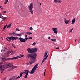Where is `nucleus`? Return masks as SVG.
Returning a JSON list of instances; mask_svg holds the SVG:
<instances>
[{"mask_svg": "<svg viewBox=\"0 0 80 80\" xmlns=\"http://www.w3.org/2000/svg\"><path fill=\"white\" fill-rule=\"evenodd\" d=\"M26 57L27 58H30V60L31 62H30V65H32L36 61L37 54L36 53L28 54L26 55Z\"/></svg>", "mask_w": 80, "mask_h": 80, "instance_id": "nucleus-1", "label": "nucleus"}, {"mask_svg": "<svg viewBox=\"0 0 80 80\" xmlns=\"http://www.w3.org/2000/svg\"><path fill=\"white\" fill-rule=\"evenodd\" d=\"M17 39H18L21 42H26V40L25 39L22 38H18V37H15L13 36H11L10 37H8V38H7V40H8V42H11V40H12V41L13 40H17Z\"/></svg>", "mask_w": 80, "mask_h": 80, "instance_id": "nucleus-2", "label": "nucleus"}, {"mask_svg": "<svg viewBox=\"0 0 80 80\" xmlns=\"http://www.w3.org/2000/svg\"><path fill=\"white\" fill-rule=\"evenodd\" d=\"M29 11L33 15V3H31L28 6Z\"/></svg>", "mask_w": 80, "mask_h": 80, "instance_id": "nucleus-3", "label": "nucleus"}, {"mask_svg": "<svg viewBox=\"0 0 80 80\" xmlns=\"http://www.w3.org/2000/svg\"><path fill=\"white\" fill-rule=\"evenodd\" d=\"M24 74H26L24 76V78H27V77H28V73H29V70H26L24 71L23 72Z\"/></svg>", "mask_w": 80, "mask_h": 80, "instance_id": "nucleus-4", "label": "nucleus"}, {"mask_svg": "<svg viewBox=\"0 0 80 80\" xmlns=\"http://www.w3.org/2000/svg\"><path fill=\"white\" fill-rule=\"evenodd\" d=\"M24 57V55H19V56L12 57V58H10V59L11 60H15V59H18V58H21V57Z\"/></svg>", "mask_w": 80, "mask_h": 80, "instance_id": "nucleus-5", "label": "nucleus"}, {"mask_svg": "<svg viewBox=\"0 0 80 80\" xmlns=\"http://www.w3.org/2000/svg\"><path fill=\"white\" fill-rule=\"evenodd\" d=\"M0 67H2V69L4 70H5V69L9 67L6 64H5L4 65H2L0 66Z\"/></svg>", "mask_w": 80, "mask_h": 80, "instance_id": "nucleus-6", "label": "nucleus"}, {"mask_svg": "<svg viewBox=\"0 0 80 80\" xmlns=\"http://www.w3.org/2000/svg\"><path fill=\"white\" fill-rule=\"evenodd\" d=\"M27 51L29 53H32L33 52V48L30 49V48H28L27 49Z\"/></svg>", "mask_w": 80, "mask_h": 80, "instance_id": "nucleus-7", "label": "nucleus"}, {"mask_svg": "<svg viewBox=\"0 0 80 80\" xmlns=\"http://www.w3.org/2000/svg\"><path fill=\"white\" fill-rule=\"evenodd\" d=\"M0 18H2V19L4 20V21H5L6 19H7V17H3L2 16V14L0 13Z\"/></svg>", "mask_w": 80, "mask_h": 80, "instance_id": "nucleus-8", "label": "nucleus"}, {"mask_svg": "<svg viewBox=\"0 0 80 80\" xmlns=\"http://www.w3.org/2000/svg\"><path fill=\"white\" fill-rule=\"evenodd\" d=\"M64 22L65 24H68V23H70V20H67L66 18H64Z\"/></svg>", "mask_w": 80, "mask_h": 80, "instance_id": "nucleus-9", "label": "nucleus"}, {"mask_svg": "<svg viewBox=\"0 0 80 80\" xmlns=\"http://www.w3.org/2000/svg\"><path fill=\"white\" fill-rule=\"evenodd\" d=\"M36 70L35 69H34L33 68L32 69V70L31 72H30V74H33L35 73V71Z\"/></svg>", "mask_w": 80, "mask_h": 80, "instance_id": "nucleus-10", "label": "nucleus"}, {"mask_svg": "<svg viewBox=\"0 0 80 80\" xmlns=\"http://www.w3.org/2000/svg\"><path fill=\"white\" fill-rule=\"evenodd\" d=\"M10 58H7V59H5V58H2V60H3L4 61H6V60H13V59H10Z\"/></svg>", "mask_w": 80, "mask_h": 80, "instance_id": "nucleus-11", "label": "nucleus"}, {"mask_svg": "<svg viewBox=\"0 0 80 80\" xmlns=\"http://www.w3.org/2000/svg\"><path fill=\"white\" fill-rule=\"evenodd\" d=\"M32 50L33 53H35L36 52L38 51V48H32Z\"/></svg>", "mask_w": 80, "mask_h": 80, "instance_id": "nucleus-12", "label": "nucleus"}, {"mask_svg": "<svg viewBox=\"0 0 80 80\" xmlns=\"http://www.w3.org/2000/svg\"><path fill=\"white\" fill-rule=\"evenodd\" d=\"M75 18L73 19L72 21V22L71 23V24L72 25H73L74 23H75Z\"/></svg>", "mask_w": 80, "mask_h": 80, "instance_id": "nucleus-13", "label": "nucleus"}, {"mask_svg": "<svg viewBox=\"0 0 80 80\" xmlns=\"http://www.w3.org/2000/svg\"><path fill=\"white\" fill-rule=\"evenodd\" d=\"M38 63L36 65H35L34 67L33 68L36 70H37V67H38Z\"/></svg>", "mask_w": 80, "mask_h": 80, "instance_id": "nucleus-14", "label": "nucleus"}, {"mask_svg": "<svg viewBox=\"0 0 80 80\" xmlns=\"http://www.w3.org/2000/svg\"><path fill=\"white\" fill-rule=\"evenodd\" d=\"M48 55L44 59H43V60L42 61V63L43 62H44L45 60H46V59H47V58H48Z\"/></svg>", "mask_w": 80, "mask_h": 80, "instance_id": "nucleus-15", "label": "nucleus"}, {"mask_svg": "<svg viewBox=\"0 0 80 80\" xmlns=\"http://www.w3.org/2000/svg\"><path fill=\"white\" fill-rule=\"evenodd\" d=\"M17 76H13V77L12 78H11L12 80H17V79H16V78H17Z\"/></svg>", "mask_w": 80, "mask_h": 80, "instance_id": "nucleus-16", "label": "nucleus"}, {"mask_svg": "<svg viewBox=\"0 0 80 80\" xmlns=\"http://www.w3.org/2000/svg\"><path fill=\"white\" fill-rule=\"evenodd\" d=\"M7 65L8 66H9L10 67H12V66H13V63L8 64Z\"/></svg>", "mask_w": 80, "mask_h": 80, "instance_id": "nucleus-17", "label": "nucleus"}, {"mask_svg": "<svg viewBox=\"0 0 80 80\" xmlns=\"http://www.w3.org/2000/svg\"><path fill=\"white\" fill-rule=\"evenodd\" d=\"M0 68L1 69V73H2L4 71V70H3V69H2V66L0 67Z\"/></svg>", "mask_w": 80, "mask_h": 80, "instance_id": "nucleus-18", "label": "nucleus"}, {"mask_svg": "<svg viewBox=\"0 0 80 80\" xmlns=\"http://www.w3.org/2000/svg\"><path fill=\"white\" fill-rule=\"evenodd\" d=\"M48 54V51H47L46 52H45V54L44 56V57L45 58L46 56H47V54Z\"/></svg>", "mask_w": 80, "mask_h": 80, "instance_id": "nucleus-19", "label": "nucleus"}, {"mask_svg": "<svg viewBox=\"0 0 80 80\" xmlns=\"http://www.w3.org/2000/svg\"><path fill=\"white\" fill-rule=\"evenodd\" d=\"M25 40H28V38L27 35V34L25 35Z\"/></svg>", "mask_w": 80, "mask_h": 80, "instance_id": "nucleus-20", "label": "nucleus"}, {"mask_svg": "<svg viewBox=\"0 0 80 80\" xmlns=\"http://www.w3.org/2000/svg\"><path fill=\"white\" fill-rule=\"evenodd\" d=\"M8 2V0H6L5 2H4L5 5L7 4Z\"/></svg>", "mask_w": 80, "mask_h": 80, "instance_id": "nucleus-21", "label": "nucleus"}, {"mask_svg": "<svg viewBox=\"0 0 80 80\" xmlns=\"http://www.w3.org/2000/svg\"><path fill=\"white\" fill-rule=\"evenodd\" d=\"M24 74L23 72H22L21 73H20V77H22V75H23V74Z\"/></svg>", "mask_w": 80, "mask_h": 80, "instance_id": "nucleus-22", "label": "nucleus"}, {"mask_svg": "<svg viewBox=\"0 0 80 80\" xmlns=\"http://www.w3.org/2000/svg\"><path fill=\"white\" fill-rule=\"evenodd\" d=\"M11 25H12V23H11L10 24H9V25L7 27V28H9V27H10V26H11Z\"/></svg>", "mask_w": 80, "mask_h": 80, "instance_id": "nucleus-23", "label": "nucleus"}, {"mask_svg": "<svg viewBox=\"0 0 80 80\" xmlns=\"http://www.w3.org/2000/svg\"><path fill=\"white\" fill-rule=\"evenodd\" d=\"M52 30H53L54 32L57 30V28H54L52 29Z\"/></svg>", "mask_w": 80, "mask_h": 80, "instance_id": "nucleus-24", "label": "nucleus"}, {"mask_svg": "<svg viewBox=\"0 0 80 80\" xmlns=\"http://www.w3.org/2000/svg\"><path fill=\"white\" fill-rule=\"evenodd\" d=\"M53 32L54 33H55L56 34H57V33H58V31H54Z\"/></svg>", "mask_w": 80, "mask_h": 80, "instance_id": "nucleus-25", "label": "nucleus"}, {"mask_svg": "<svg viewBox=\"0 0 80 80\" xmlns=\"http://www.w3.org/2000/svg\"><path fill=\"white\" fill-rule=\"evenodd\" d=\"M16 35H17V36H18L19 37H21V36H22V34H16Z\"/></svg>", "mask_w": 80, "mask_h": 80, "instance_id": "nucleus-26", "label": "nucleus"}, {"mask_svg": "<svg viewBox=\"0 0 80 80\" xmlns=\"http://www.w3.org/2000/svg\"><path fill=\"white\" fill-rule=\"evenodd\" d=\"M51 40L53 41V42H55L56 41V39H51Z\"/></svg>", "mask_w": 80, "mask_h": 80, "instance_id": "nucleus-27", "label": "nucleus"}, {"mask_svg": "<svg viewBox=\"0 0 80 80\" xmlns=\"http://www.w3.org/2000/svg\"><path fill=\"white\" fill-rule=\"evenodd\" d=\"M32 38H33L32 37H29L28 38V39H29V40H31L32 39Z\"/></svg>", "mask_w": 80, "mask_h": 80, "instance_id": "nucleus-28", "label": "nucleus"}, {"mask_svg": "<svg viewBox=\"0 0 80 80\" xmlns=\"http://www.w3.org/2000/svg\"><path fill=\"white\" fill-rule=\"evenodd\" d=\"M0 8H1V9L2 10H3V8L1 6H0Z\"/></svg>", "mask_w": 80, "mask_h": 80, "instance_id": "nucleus-29", "label": "nucleus"}, {"mask_svg": "<svg viewBox=\"0 0 80 80\" xmlns=\"http://www.w3.org/2000/svg\"><path fill=\"white\" fill-rule=\"evenodd\" d=\"M58 0H55L54 3H58Z\"/></svg>", "mask_w": 80, "mask_h": 80, "instance_id": "nucleus-30", "label": "nucleus"}, {"mask_svg": "<svg viewBox=\"0 0 80 80\" xmlns=\"http://www.w3.org/2000/svg\"><path fill=\"white\" fill-rule=\"evenodd\" d=\"M62 2V1L61 0H58V3H61Z\"/></svg>", "mask_w": 80, "mask_h": 80, "instance_id": "nucleus-31", "label": "nucleus"}, {"mask_svg": "<svg viewBox=\"0 0 80 80\" xmlns=\"http://www.w3.org/2000/svg\"><path fill=\"white\" fill-rule=\"evenodd\" d=\"M73 30V28H72V29H70V31H69V33L72 32V30Z\"/></svg>", "mask_w": 80, "mask_h": 80, "instance_id": "nucleus-32", "label": "nucleus"}, {"mask_svg": "<svg viewBox=\"0 0 80 80\" xmlns=\"http://www.w3.org/2000/svg\"><path fill=\"white\" fill-rule=\"evenodd\" d=\"M17 66H13L12 67L13 68V69H14V68H17Z\"/></svg>", "mask_w": 80, "mask_h": 80, "instance_id": "nucleus-33", "label": "nucleus"}, {"mask_svg": "<svg viewBox=\"0 0 80 80\" xmlns=\"http://www.w3.org/2000/svg\"><path fill=\"white\" fill-rule=\"evenodd\" d=\"M20 77H21L20 76H18L17 77V78L15 79H19V78H20Z\"/></svg>", "mask_w": 80, "mask_h": 80, "instance_id": "nucleus-34", "label": "nucleus"}, {"mask_svg": "<svg viewBox=\"0 0 80 80\" xmlns=\"http://www.w3.org/2000/svg\"><path fill=\"white\" fill-rule=\"evenodd\" d=\"M29 30H33V28L31 27L29 28Z\"/></svg>", "mask_w": 80, "mask_h": 80, "instance_id": "nucleus-35", "label": "nucleus"}, {"mask_svg": "<svg viewBox=\"0 0 80 80\" xmlns=\"http://www.w3.org/2000/svg\"><path fill=\"white\" fill-rule=\"evenodd\" d=\"M13 67L10 68V70H13Z\"/></svg>", "mask_w": 80, "mask_h": 80, "instance_id": "nucleus-36", "label": "nucleus"}, {"mask_svg": "<svg viewBox=\"0 0 80 80\" xmlns=\"http://www.w3.org/2000/svg\"><path fill=\"white\" fill-rule=\"evenodd\" d=\"M16 31H20V30L19 29H18V28H16Z\"/></svg>", "mask_w": 80, "mask_h": 80, "instance_id": "nucleus-37", "label": "nucleus"}, {"mask_svg": "<svg viewBox=\"0 0 80 80\" xmlns=\"http://www.w3.org/2000/svg\"><path fill=\"white\" fill-rule=\"evenodd\" d=\"M21 7L22 8H25V7L23 6V5H21Z\"/></svg>", "mask_w": 80, "mask_h": 80, "instance_id": "nucleus-38", "label": "nucleus"}, {"mask_svg": "<svg viewBox=\"0 0 80 80\" xmlns=\"http://www.w3.org/2000/svg\"><path fill=\"white\" fill-rule=\"evenodd\" d=\"M14 54H15V53L14 52H12L11 54V55H14Z\"/></svg>", "mask_w": 80, "mask_h": 80, "instance_id": "nucleus-39", "label": "nucleus"}, {"mask_svg": "<svg viewBox=\"0 0 80 80\" xmlns=\"http://www.w3.org/2000/svg\"><path fill=\"white\" fill-rule=\"evenodd\" d=\"M36 44V42H34L32 44V45H35Z\"/></svg>", "mask_w": 80, "mask_h": 80, "instance_id": "nucleus-40", "label": "nucleus"}, {"mask_svg": "<svg viewBox=\"0 0 80 80\" xmlns=\"http://www.w3.org/2000/svg\"><path fill=\"white\" fill-rule=\"evenodd\" d=\"M15 32H13V33H12V34L13 35H15L16 33H15Z\"/></svg>", "mask_w": 80, "mask_h": 80, "instance_id": "nucleus-41", "label": "nucleus"}, {"mask_svg": "<svg viewBox=\"0 0 80 80\" xmlns=\"http://www.w3.org/2000/svg\"><path fill=\"white\" fill-rule=\"evenodd\" d=\"M6 27H7V25L4 26V28H6Z\"/></svg>", "mask_w": 80, "mask_h": 80, "instance_id": "nucleus-42", "label": "nucleus"}, {"mask_svg": "<svg viewBox=\"0 0 80 80\" xmlns=\"http://www.w3.org/2000/svg\"><path fill=\"white\" fill-rule=\"evenodd\" d=\"M12 46L13 47H14V48H16V46H15L14 45H12Z\"/></svg>", "mask_w": 80, "mask_h": 80, "instance_id": "nucleus-43", "label": "nucleus"}, {"mask_svg": "<svg viewBox=\"0 0 80 80\" xmlns=\"http://www.w3.org/2000/svg\"><path fill=\"white\" fill-rule=\"evenodd\" d=\"M3 13H7V12L6 11H4L3 12Z\"/></svg>", "mask_w": 80, "mask_h": 80, "instance_id": "nucleus-44", "label": "nucleus"}, {"mask_svg": "<svg viewBox=\"0 0 80 80\" xmlns=\"http://www.w3.org/2000/svg\"><path fill=\"white\" fill-rule=\"evenodd\" d=\"M4 51H4V50H1L2 52H4Z\"/></svg>", "mask_w": 80, "mask_h": 80, "instance_id": "nucleus-45", "label": "nucleus"}, {"mask_svg": "<svg viewBox=\"0 0 80 80\" xmlns=\"http://www.w3.org/2000/svg\"><path fill=\"white\" fill-rule=\"evenodd\" d=\"M31 34H32V33L31 32H29V35H31Z\"/></svg>", "mask_w": 80, "mask_h": 80, "instance_id": "nucleus-46", "label": "nucleus"}, {"mask_svg": "<svg viewBox=\"0 0 80 80\" xmlns=\"http://www.w3.org/2000/svg\"><path fill=\"white\" fill-rule=\"evenodd\" d=\"M48 39H49V40H50V37H49L48 38Z\"/></svg>", "mask_w": 80, "mask_h": 80, "instance_id": "nucleus-47", "label": "nucleus"}, {"mask_svg": "<svg viewBox=\"0 0 80 80\" xmlns=\"http://www.w3.org/2000/svg\"><path fill=\"white\" fill-rule=\"evenodd\" d=\"M46 71V70H45V72L44 73V75H45V71Z\"/></svg>", "mask_w": 80, "mask_h": 80, "instance_id": "nucleus-48", "label": "nucleus"}, {"mask_svg": "<svg viewBox=\"0 0 80 80\" xmlns=\"http://www.w3.org/2000/svg\"><path fill=\"white\" fill-rule=\"evenodd\" d=\"M26 65H29V63H26Z\"/></svg>", "mask_w": 80, "mask_h": 80, "instance_id": "nucleus-49", "label": "nucleus"}, {"mask_svg": "<svg viewBox=\"0 0 80 80\" xmlns=\"http://www.w3.org/2000/svg\"><path fill=\"white\" fill-rule=\"evenodd\" d=\"M56 49H59V48H56Z\"/></svg>", "mask_w": 80, "mask_h": 80, "instance_id": "nucleus-50", "label": "nucleus"}, {"mask_svg": "<svg viewBox=\"0 0 80 80\" xmlns=\"http://www.w3.org/2000/svg\"><path fill=\"white\" fill-rule=\"evenodd\" d=\"M8 55H9V53H8V54H7V56L8 57Z\"/></svg>", "mask_w": 80, "mask_h": 80, "instance_id": "nucleus-51", "label": "nucleus"}, {"mask_svg": "<svg viewBox=\"0 0 80 80\" xmlns=\"http://www.w3.org/2000/svg\"><path fill=\"white\" fill-rule=\"evenodd\" d=\"M26 34H29V32H27Z\"/></svg>", "mask_w": 80, "mask_h": 80, "instance_id": "nucleus-52", "label": "nucleus"}, {"mask_svg": "<svg viewBox=\"0 0 80 80\" xmlns=\"http://www.w3.org/2000/svg\"><path fill=\"white\" fill-rule=\"evenodd\" d=\"M43 65V62H42V63H41V65Z\"/></svg>", "mask_w": 80, "mask_h": 80, "instance_id": "nucleus-53", "label": "nucleus"}, {"mask_svg": "<svg viewBox=\"0 0 80 80\" xmlns=\"http://www.w3.org/2000/svg\"><path fill=\"white\" fill-rule=\"evenodd\" d=\"M27 32H25V33H25V34H27Z\"/></svg>", "mask_w": 80, "mask_h": 80, "instance_id": "nucleus-54", "label": "nucleus"}, {"mask_svg": "<svg viewBox=\"0 0 80 80\" xmlns=\"http://www.w3.org/2000/svg\"><path fill=\"white\" fill-rule=\"evenodd\" d=\"M5 28H4L3 29V31L4 30H5Z\"/></svg>", "mask_w": 80, "mask_h": 80, "instance_id": "nucleus-55", "label": "nucleus"}, {"mask_svg": "<svg viewBox=\"0 0 80 80\" xmlns=\"http://www.w3.org/2000/svg\"><path fill=\"white\" fill-rule=\"evenodd\" d=\"M76 41H77V39H76L75 40V42H76Z\"/></svg>", "mask_w": 80, "mask_h": 80, "instance_id": "nucleus-56", "label": "nucleus"}, {"mask_svg": "<svg viewBox=\"0 0 80 80\" xmlns=\"http://www.w3.org/2000/svg\"><path fill=\"white\" fill-rule=\"evenodd\" d=\"M5 49H6V50H7L8 49H7V48H5Z\"/></svg>", "mask_w": 80, "mask_h": 80, "instance_id": "nucleus-57", "label": "nucleus"}, {"mask_svg": "<svg viewBox=\"0 0 80 80\" xmlns=\"http://www.w3.org/2000/svg\"><path fill=\"white\" fill-rule=\"evenodd\" d=\"M40 5H41V3H40Z\"/></svg>", "mask_w": 80, "mask_h": 80, "instance_id": "nucleus-58", "label": "nucleus"}, {"mask_svg": "<svg viewBox=\"0 0 80 80\" xmlns=\"http://www.w3.org/2000/svg\"><path fill=\"white\" fill-rule=\"evenodd\" d=\"M4 80H5V78H4Z\"/></svg>", "mask_w": 80, "mask_h": 80, "instance_id": "nucleus-59", "label": "nucleus"}, {"mask_svg": "<svg viewBox=\"0 0 80 80\" xmlns=\"http://www.w3.org/2000/svg\"><path fill=\"white\" fill-rule=\"evenodd\" d=\"M78 42H79V43H80V41H78Z\"/></svg>", "mask_w": 80, "mask_h": 80, "instance_id": "nucleus-60", "label": "nucleus"}, {"mask_svg": "<svg viewBox=\"0 0 80 80\" xmlns=\"http://www.w3.org/2000/svg\"><path fill=\"white\" fill-rule=\"evenodd\" d=\"M17 24H19V23H17Z\"/></svg>", "mask_w": 80, "mask_h": 80, "instance_id": "nucleus-61", "label": "nucleus"}, {"mask_svg": "<svg viewBox=\"0 0 80 80\" xmlns=\"http://www.w3.org/2000/svg\"><path fill=\"white\" fill-rule=\"evenodd\" d=\"M20 79H22V78H21Z\"/></svg>", "mask_w": 80, "mask_h": 80, "instance_id": "nucleus-62", "label": "nucleus"}, {"mask_svg": "<svg viewBox=\"0 0 80 80\" xmlns=\"http://www.w3.org/2000/svg\"><path fill=\"white\" fill-rule=\"evenodd\" d=\"M42 0V1H43L44 0Z\"/></svg>", "mask_w": 80, "mask_h": 80, "instance_id": "nucleus-63", "label": "nucleus"}]
</instances>
